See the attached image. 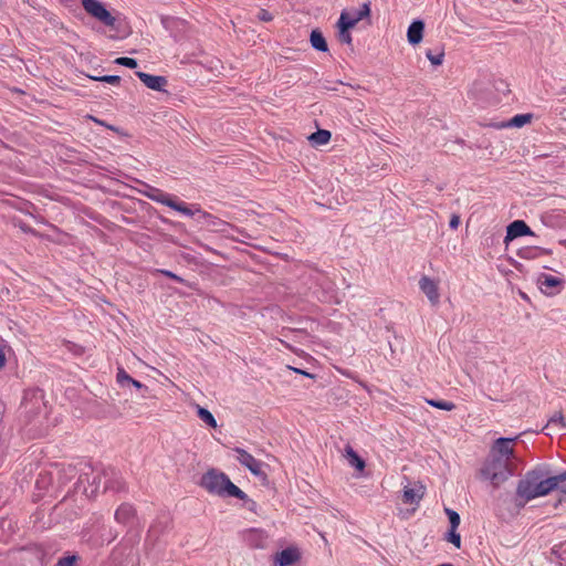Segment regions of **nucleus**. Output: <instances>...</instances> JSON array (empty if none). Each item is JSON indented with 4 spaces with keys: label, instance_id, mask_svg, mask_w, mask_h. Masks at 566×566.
Returning <instances> with one entry per match:
<instances>
[{
    "label": "nucleus",
    "instance_id": "obj_51",
    "mask_svg": "<svg viewBox=\"0 0 566 566\" xmlns=\"http://www.w3.org/2000/svg\"><path fill=\"white\" fill-rule=\"evenodd\" d=\"M21 229L24 231V232H31V229L28 228V227H21Z\"/></svg>",
    "mask_w": 566,
    "mask_h": 566
},
{
    "label": "nucleus",
    "instance_id": "obj_1",
    "mask_svg": "<svg viewBox=\"0 0 566 566\" xmlns=\"http://www.w3.org/2000/svg\"><path fill=\"white\" fill-rule=\"evenodd\" d=\"M200 485L210 494L220 497H235L242 501H250L248 495L231 482L229 476L217 469H209L202 474Z\"/></svg>",
    "mask_w": 566,
    "mask_h": 566
},
{
    "label": "nucleus",
    "instance_id": "obj_43",
    "mask_svg": "<svg viewBox=\"0 0 566 566\" xmlns=\"http://www.w3.org/2000/svg\"><path fill=\"white\" fill-rule=\"evenodd\" d=\"M199 220L205 222L207 226H212V227H217L219 223H221V220H219L213 214H212V218H210V219H199Z\"/></svg>",
    "mask_w": 566,
    "mask_h": 566
},
{
    "label": "nucleus",
    "instance_id": "obj_7",
    "mask_svg": "<svg viewBox=\"0 0 566 566\" xmlns=\"http://www.w3.org/2000/svg\"><path fill=\"white\" fill-rule=\"evenodd\" d=\"M517 437L496 439L491 448L490 454L496 458L506 459L512 462L515 458L512 443L516 441Z\"/></svg>",
    "mask_w": 566,
    "mask_h": 566
},
{
    "label": "nucleus",
    "instance_id": "obj_5",
    "mask_svg": "<svg viewBox=\"0 0 566 566\" xmlns=\"http://www.w3.org/2000/svg\"><path fill=\"white\" fill-rule=\"evenodd\" d=\"M81 3L87 14L95 18L104 25L116 29V18L112 15L104 3L98 0H81Z\"/></svg>",
    "mask_w": 566,
    "mask_h": 566
},
{
    "label": "nucleus",
    "instance_id": "obj_46",
    "mask_svg": "<svg viewBox=\"0 0 566 566\" xmlns=\"http://www.w3.org/2000/svg\"><path fill=\"white\" fill-rule=\"evenodd\" d=\"M130 386H134L136 389H144V390H147V387L142 384L139 380H136L133 378V381L130 382Z\"/></svg>",
    "mask_w": 566,
    "mask_h": 566
},
{
    "label": "nucleus",
    "instance_id": "obj_15",
    "mask_svg": "<svg viewBox=\"0 0 566 566\" xmlns=\"http://www.w3.org/2000/svg\"><path fill=\"white\" fill-rule=\"evenodd\" d=\"M170 528V520L168 516L158 517L149 527L147 533V541L156 542L160 535Z\"/></svg>",
    "mask_w": 566,
    "mask_h": 566
},
{
    "label": "nucleus",
    "instance_id": "obj_6",
    "mask_svg": "<svg viewBox=\"0 0 566 566\" xmlns=\"http://www.w3.org/2000/svg\"><path fill=\"white\" fill-rule=\"evenodd\" d=\"M234 452L238 453L237 460L241 465L247 468L254 476L259 478L263 483L268 482V474L263 471L265 465L262 461L256 460L251 453L242 448H234Z\"/></svg>",
    "mask_w": 566,
    "mask_h": 566
},
{
    "label": "nucleus",
    "instance_id": "obj_34",
    "mask_svg": "<svg viewBox=\"0 0 566 566\" xmlns=\"http://www.w3.org/2000/svg\"><path fill=\"white\" fill-rule=\"evenodd\" d=\"M115 64L117 65H122V66H126L128 69H135L137 67L138 63H137V60L136 59H133V57H128V56H120V57H117L115 61H114Z\"/></svg>",
    "mask_w": 566,
    "mask_h": 566
},
{
    "label": "nucleus",
    "instance_id": "obj_39",
    "mask_svg": "<svg viewBox=\"0 0 566 566\" xmlns=\"http://www.w3.org/2000/svg\"><path fill=\"white\" fill-rule=\"evenodd\" d=\"M158 272L160 274L165 275L166 277H169L178 283H181V284L186 283V281L181 276L177 275L176 273H174L169 270H158Z\"/></svg>",
    "mask_w": 566,
    "mask_h": 566
},
{
    "label": "nucleus",
    "instance_id": "obj_26",
    "mask_svg": "<svg viewBox=\"0 0 566 566\" xmlns=\"http://www.w3.org/2000/svg\"><path fill=\"white\" fill-rule=\"evenodd\" d=\"M358 22L356 19H349V12L343 11L337 22L338 29L349 30L354 28Z\"/></svg>",
    "mask_w": 566,
    "mask_h": 566
},
{
    "label": "nucleus",
    "instance_id": "obj_29",
    "mask_svg": "<svg viewBox=\"0 0 566 566\" xmlns=\"http://www.w3.org/2000/svg\"><path fill=\"white\" fill-rule=\"evenodd\" d=\"M116 381L120 387L125 388L130 386L133 377H130L123 367H118L116 374Z\"/></svg>",
    "mask_w": 566,
    "mask_h": 566
},
{
    "label": "nucleus",
    "instance_id": "obj_24",
    "mask_svg": "<svg viewBox=\"0 0 566 566\" xmlns=\"http://www.w3.org/2000/svg\"><path fill=\"white\" fill-rule=\"evenodd\" d=\"M551 554L559 563V566H566V539L558 544H555L551 548Z\"/></svg>",
    "mask_w": 566,
    "mask_h": 566
},
{
    "label": "nucleus",
    "instance_id": "obj_20",
    "mask_svg": "<svg viewBox=\"0 0 566 566\" xmlns=\"http://www.w3.org/2000/svg\"><path fill=\"white\" fill-rule=\"evenodd\" d=\"M423 496V486L418 489L406 486L402 493L403 503L418 504Z\"/></svg>",
    "mask_w": 566,
    "mask_h": 566
},
{
    "label": "nucleus",
    "instance_id": "obj_18",
    "mask_svg": "<svg viewBox=\"0 0 566 566\" xmlns=\"http://www.w3.org/2000/svg\"><path fill=\"white\" fill-rule=\"evenodd\" d=\"M424 23L422 20H415L408 28L407 39L411 45L419 44L423 38Z\"/></svg>",
    "mask_w": 566,
    "mask_h": 566
},
{
    "label": "nucleus",
    "instance_id": "obj_12",
    "mask_svg": "<svg viewBox=\"0 0 566 566\" xmlns=\"http://www.w3.org/2000/svg\"><path fill=\"white\" fill-rule=\"evenodd\" d=\"M301 559V553L296 547H286L274 555L273 566H290Z\"/></svg>",
    "mask_w": 566,
    "mask_h": 566
},
{
    "label": "nucleus",
    "instance_id": "obj_14",
    "mask_svg": "<svg viewBox=\"0 0 566 566\" xmlns=\"http://www.w3.org/2000/svg\"><path fill=\"white\" fill-rule=\"evenodd\" d=\"M115 521L125 526L134 525L136 521V511L133 505L123 503L115 512Z\"/></svg>",
    "mask_w": 566,
    "mask_h": 566
},
{
    "label": "nucleus",
    "instance_id": "obj_41",
    "mask_svg": "<svg viewBox=\"0 0 566 566\" xmlns=\"http://www.w3.org/2000/svg\"><path fill=\"white\" fill-rule=\"evenodd\" d=\"M273 14L265 9H261L258 13V19L262 22H270L273 20Z\"/></svg>",
    "mask_w": 566,
    "mask_h": 566
},
{
    "label": "nucleus",
    "instance_id": "obj_2",
    "mask_svg": "<svg viewBox=\"0 0 566 566\" xmlns=\"http://www.w3.org/2000/svg\"><path fill=\"white\" fill-rule=\"evenodd\" d=\"M481 474L489 480L494 488H499L514 474L513 463L506 459L489 455L484 462Z\"/></svg>",
    "mask_w": 566,
    "mask_h": 566
},
{
    "label": "nucleus",
    "instance_id": "obj_9",
    "mask_svg": "<svg viewBox=\"0 0 566 566\" xmlns=\"http://www.w3.org/2000/svg\"><path fill=\"white\" fill-rule=\"evenodd\" d=\"M537 284L544 294L554 295L560 292L564 280L558 276L541 273L537 277Z\"/></svg>",
    "mask_w": 566,
    "mask_h": 566
},
{
    "label": "nucleus",
    "instance_id": "obj_22",
    "mask_svg": "<svg viewBox=\"0 0 566 566\" xmlns=\"http://www.w3.org/2000/svg\"><path fill=\"white\" fill-rule=\"evenodd\" d=\"M345 452L348 463L352 467L358 471H363L365 469L366 463L364 459L350 446H346Z\"/></svg>",
    "mask_w": 566,
    "mask_h": 566
},
{
    "label": "nucleus",
    "instance_id": "obj_8",
    "mask_svg": "<svg viewBox=\"0 0 566 566\" xmlns=\"http://www.w3.org/2000/svg\"><path fill=\"white\" fill-rule=\"evenodd\" d=\"M541 481L538 492L533 493V496L539 497L549 494L557 489L556 480L552 475L551 467L548 464H541Z\"/></svg>",
    "mask_w": 566,
    "mask_h": 566
},
{
    "label": "nucleus",
    "instance_id": "obj_49",
    "mask_svg": "<svg viewBox=\"0 0 566 566\" xmlns=\"http://www.w3.org/2000/svg\"><path fill=\"white\" fill-rule=\"evenodd\" d=\"M6 365V354L2 347H0V368Z\"/></svg>",
    "mask_w": 566,
    "mask_h": 566
},
{
    "label": "nucleus",
    "instance_id": "obj_53",
    "mask_svg": "<svg viewBox=\"0 0 566 566\" xmlns=\"http://www.w3.org/2000/svg\"><path fill=\"white\" fill-rule=\"evenodd\" d=\"M564 492L566 493V490Z\"/></svg>",
    "mask_w": 566,
    "mask_h": 566
},
{
    "label": "nucleus",
    "instance_id": "obj_23",
    "mask_svg": "<svg viewBox=\"0 0 566 566\" xmlns=\"http://www.w3.org/2000/svg\"><path fill=\"white\" fill-rule=\"evenodd\" d=\"M332 134L327 129H317L315 133L311 134L308 140L313 145H325L331 140Z\"/></svg>",
    "mask_w": 566,
    "mask_h": 566
},
{
    "label": "nucleus",
    "instance_id": "obj_28",
    "mask_svg": "<svg viewBox=\"0 0 566 566\" xmlns=\"http://www.w3.org/2000/svg\"><path fill=\"white\" fill-rule=\"evenodd\" d=\"M428 405L434 407L437 409L451 411L455 408V405L452 401L448 400H439V399H427Z\"/></svg>",
    "mask_w": 566,
    "mask_h": 566
},
{
    "label": "nucleus",
    "instance_id": "obj_45",
    "mask_svg": "<svg viewBox=\"0 0 566 566\" xmlns=\"http://www.w3.org/2000/svg\"><path fill=\"white\" fill-rule=\"evenodd\" d=\"M90 118H91L93 122H95L96 124L102 125V126H105L106 128H108V129H111V130H115V132L117 130V128H116V127H114L113 125H108V124H106V123H105L104 120H102V119H98V118H96V117H94V116H90Z\"/></svg>",
    "mask_w": 566,
    "mask_h": 566
},
{
    "label": "nucleus",
    "instance_id": "obj_52",
    "mask_svg": "<svg viewBox=\"0 0 566 566\" xmlns=\"http://www.w3.org/2000/svg\"><path fill=\"white\" fill-rule=\"evenodd\" d=\"M349 19H356L355 11L353 13H349Z\"/></svg>",
    "mask_w": 566,
    "mask_h": 566
},
{
    "label": "nucleus",
    "instance_id": "obj_4",
    "mask_svg": "<svg viewBox=\"0 0 566 566\" xmlns=\"http://www.w3.org/2000/svg\"><path fill=\"white\" fill-rule=\"evenodd\" d=\"M44 392L42 389H28L23 394L21 409L27 420L25 423H30L44 407Z\"/></svg>",
    "mask_w": 566,
    "mask_h": 566
},
{
    "label": "nucleus",
    "instance_id": "obj_30",
    "mask_svg": "<svg viewBox=\"0 0 566 566\" xmlns=\"http://www.w3.org/2000/svg\"><path fill=\"white\" fill-rule=\"evenodd\" d=\"M493 88L495 90V92L502 95H507L509 93H511L509 83L502 78L494 80Z\"/></svg>",
    "mask_w": 566,
    "mask_h": 566
},
{
    "label": "nucleus",
    "instance_id": "obj_35",
    "mask_svg": "<svg viewBox=\"0 0 566 566\" xmlns=\"http://www.w3.org/2000/svg\"><path fill=\"white\" fill-rule=\"evenodd\" d=\"M78 558L80 557L76 554L67 555V556L59 558L55 566H75Z\"/></svg>",
    "mask_w": 566,
    "mask_h": 566
},
{
    "label": "nucleus",
    "instance_id": "obj_19",
    "mask_svg": "<svg viewBox=\"0 0 566 566\" xmlns=\"http://www.w3.org/2000/svg\"><path fill=\"white\" fill-rule=\"evenodd\" d=\"M310 42L312 48L318 52L328 51L327 42L319 29L312 30L310 35Z\"/></svg>",
    "mask_w": 566,
    "mask_h": 566
},
{
    "label": "nucleus",
    "instance_id": "obj_13",
    "mask_svg": "<svg viewBox=\"0 0 566 566\" xmlns=\"http://www.w3.org/2000/svg\"><path fill=\"white\" fill-rule=\"evenodd\" d=\"M136 76L150 90L157 92H165V87L168 84V81L165 76L161 75H153L142 71L136 72Z\"/></svg>",
    "mask_w": 566,
    "mask_h": 566
},
{
    "label": "nucleus",
    "instance_id": "obj_11",
    "mask_svg": "<svg viewBox=\"0 0 566 566\" xmlns=\"http://www.w3.org/2000/svg\"><path fill=\"white\" fill-rule=\"evenodd\" d=\"M523 235H534V233L524 220H514L506 228L504 242L507 244L514 239Z\"/></svg>",
    "mask_w": 566,
    "mask_h": 566
},
{
    "label": "nucleus",
    "instance_id": "obj_48",
    "mask_svg": "<svg viewBox=\"0 0 566 566\" xmlns=\"http://www.w3.org/2000/svg\"><path fill=\"white\" fill-rule=\"evenodd\" d=\"M291 369H292L293 371L298 373V374H301V375H304V376H306V377L314 378V375H313V374H310V373H307V371H305V370H302V369H298V368H293V367H291Z\"/></svg>",
    "mask_w": 566,
    "mask_h": 566
},
{
    "label": "nucleus",
    "instance_id": "obj_33",
    "mask_svg": "<svg viewBox=\"0 0 566 566\" xmlns=\"http://www.w3.org/2000/svg\"><path fill=\"white\" fill-rule=\"evenodd\" d=\"M446 514L449 518L450 528H458L461 522L459 513L451 509H446Z\"/></svg>",
    "mask_w": 566,
    "mask_h": 566
},
{
    "label": "nucleus",
    "instance_id": "obj_37",
    "mask_svg": "<svg viewBox=\"0 0 566 566\" xmlns=\"http://www.w3.org/2000/svg\"><path fill=\"white\" fill-rule=\"evenodd\" d=\"M355 14H356L357 22H359L364 18L369 17V14H370L369 3H367V2L363 3L361 7L355 11Z\"/></svg>",
    "mask_w": 566,
    "mask_h": 566
},
{
    "label": "nucleus",
    "instance_id": "obj_32",
    "mask_svg": "<svg viewBox=\"0 0 566 566\" xmlns=\"http://www.w3.org/2000/svg\"><path fill=\"white\" fill-rule=\"evenodd\" d=\"M446 539L457 548L461 547V535L457 532V528H450L446 535Z\"/></svg>",
    "mask_w": 566,
    "mask_h": 566
},
{
    "label": "nucleus",
    "instance_id": "obj_31",
    "mask_svg": "<svg viewBox=\"0 0 566 566\" xmlns=\"http://www.w3.org/2000/svg\"><path fill=\"white\" fill-rule=\"evenodd\" d=\"M90 78L112 85H119L122 78L118 75L90 76Z\"/></svg>",
    "mask_w": 566,
    "mask_h": 566
},
{
    "label": "nucleus",
    "instance_id": "obj_10",
    "mask_svg": "<svg viewBox=\"0 0 566 566\" xmlns=\"http://www.w3.org/2000/svg\"><path fill=\"white\" fill-rule=\"evenodd\" d=\"M169 208L187 216V217H195V216H198L199 219H210L212 218V214L209 213V212H206L203 210H201V208L199 206H193L195 209H192L191 207H189L186 202L184 201H180V200H177L175 198H172L170 205L168 206Z\"/></svg>",
    "mask_w": 566,
    "mask_h": 566
},
{
    "label": "nucleus",
    "instance_id": "obj_17",
    "mask_svg": "<svg viewBox=\"0 0 566 566\" xmlns=\"http://www.w3.org/2000/svg\"><path fill=\"white\" fill-rule=\"evenodd\" d=\"M419 286L432 305H437L439 303L440 295L438 292V285L433 280L428 276H422L419 281Z\"/></svg>",
    "mask_w": 566,
    "mask_h": 566
},
{
    "label": "nucleus",
    "instance_id": "obj_25",
    "mask_svg": "<svg viewBox=\"0 0 566 566\" xmlns=\"http://www.w3.org/2000/svg\"><path fill=\"white\" fill-rule=\"evenodd\" d=\"M197 415L207 426L217 428V420L213 415L206 408L198 406Z\"/></svg>",
    "mask_w": 566,
    "mask_h": 566
},
{
    "label": "nucleus",
    "instance_id": "obj_40",
    "mask_svg": "<svg viewBox=\"0 0 566 566\" xmlns=\"http://www.w3.org/2000/svg\"><path fill=\"white\" fill-rule=\"evenodd\" d=\"M338 38L339 41L346 44L352 43V35L349 33V30L346 29H338Z\"/></svg>",
    "mask_w": 566,
    "mask_h": 566
},
{
    "label": "nucleus",
    "instance_id": "obj_42",
    "mask_svg": "<svg viewBox=\"0 0 566 566\" xmlns=\"http://www.w3.org/2000/svg\"><path fill=\"white\" fill-rule=\"evenodd\" d=\"M91 483L96 486L95 491H97L102 484L104 485V471L94 475Z\"/></svg>",
    "mask_w": 566,
    "mask_h": 566
},
{
    "label": "nucleus",
    "instance_id": "obj_38",
    "mask_svg": "<svg viewBox=\"0 0 566 566\" xmlns=\"http://www.w3.org/2000/svg\"><path fill=\"white\" fill-rule=\"evenodd\" d=\"M549 426H559L560 428H566V423L564 421V417L560 411L556 412L555 415H553L549 418L547 427H549Z\"/></svg>",
    "mask_w": 566,
    "mask_h": 566
},
{
    "label": "nucleus",
    "instance_id": "obj_27",
    "mask_svg": "<svg viewBox=\"0 0 566 566\" xmlns=\"http://www.w3.org/2000/svg\"><path fill=\"white\" fill-rule=\"evenodd\" d=\"M532 118V114H517L511 118L507 125L512 127H523L525 124L530 123Z\"/></svg>",
    "mask_w": 566,
    "mask_h": 566
},
{
    "label": "nucleus",
    "instance_id": "obj_47",
    "mask_svg": "<svg viewBox=\"0 0 566 566\" xmlns=\"http://www.w3.org/2000/svg\"><path fill=\"white\" fill-rule=\"evenodd\" d=\"M555 480H556V484L558 485L560 482H565L566 481V470L563 471L562 473L557 474V475H554Z\"/></svg>",
    "mask_w": 566,
    "mask_h": 566
},
{
    "label": "nucleus",
    "instance_id": "obj_21",
    "mask_svg": "<svg viewBox=\"0 0 566 566\" xmlns=\"http://www.w3.org/2000/svg\"><path fill=\"white\" fill-rule=\"evenodd\" d=\"M145 196L147 198H149L150 200L161 203V205H165L167 207L170 205V202L174 198L170 195L164 192L163 190L154 188V187H151L149 189V191L145 192Z\"/></svg>",
    "mask_w": 566,
    "mask_h": 566
},
{
    "label": "nucleus",
    "instance_id": "obj_16",
    "mask_svg": "<svg viewBox=\"0 0 566 566\" xmlns=\"http://www.w3.org/2000/svg\"><path fill=\"white\" fill-rule=\"evenodd\" d=\"M107 490L116 492L125 490V482L114 469L104 470V491Z\"/></svg>",
    "mask_w": 566,
    "mask_h": 566
},
{
    "label": "nucleus",
    "instance_id": "obj_44",
    "mask_svg": "<svg viewBox=\"0 0 566 566\" xmlns=\"http://www.w3.org/2000/svg\"><path fill=\"white\" fill-rule=\"evenodd\" d=\"M460 224V217L458 214H452L449 221V227L453 230L458 229Z\"/></svg>",
    "mask_w": 566,
    "mask_h": 566
},
{
    "label": "nucleus",
    "instance_id": "obj_3",
    "mask_svg": "<svg viewBox=\"0 0 566 566\" xmlns=\"http://www.w3.org/2000/svg\"><path fill=\"white\" fill-rule=\"evenodd\" d=\"M541 479V464H538L534 469L527 471L524 478L518 481L516 488V497L517 500H521L520 502H516L518 507H524L527 502L535 499L533 493L538 492Z\"/></svg>",
    "mask_w": 566,
    "mask_h": 566
},
{
    "label": "nucleus",
    "instance_id": "obj_50",
    "mask_svg": "<svg viewBox=\"0 0 566 566\" xmlns=\"http://www.w3.org/2000/svg\"><path fill=\"white\" fill-rule=\"evenodd\" d=\"M117 537V533H112L109 531V536L107 537V543H111L112 541H114L115 538Z\"/></svg>",
    "mask_w": 566,
    "mask_h": 566
},
{
    "label": "nucleus",
    "instance_id": "obj_36",
    "mask_svg": "<svg viewBox=\"0 0 566 566\" xmlns=\"http://www.w3.org/2000/svg\"><path fill=\"white\" fill-rule=\"evenodd\" d=\"M426 56L433 65H441L443 62L444 53L442 51L433 53L431 50L426 52Z\"/></svg>",
    "mask_w": 566,
    "mask_h": 566
}]
</instances>
